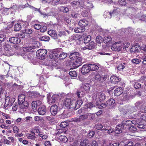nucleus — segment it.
<instances>
[{
    "mask_svg": "<svg viewBox=\"0 0 146 146\" xmlns=\"http://www.w3.org/2000/svg\"><path fill=\"white\" fill-rule=\"evenodd\" d=\"M18 104L20 108V111L23 113L26 111L28 108V103L25 100V96L23 94H20L18 97Z\"/></svg>",
    "mask_w": 146,
    "mask_h": 146,
    "instance_id": "obj_1",
    "label": "nucleus"
},
{
    "mask_svg": "<svg viewBox=\"0 0 146 146\" xmlns=\"http://www.w3.org/2000/svg\"><path fill=\"white\" fill-rule=\"evenodd\" d=\"M69 57L72 60H75L73 65L76 68H78L81 65L82 58L78 52H75L71 53Z\"/></svg>",
    "mask_w": 146,
    "mask_h": 146,
    "instance_id": "obj_2",
    "label": "nucleus"
},
{
    "mask_svg": "<svg viewBox=\"0 0 146 146\" xmlns=\"http://www.w3.org/2000/svg\"><path fill=\"white\" fill-rule=\"evenodd\" d=\"M36 47L35 46H33L25 47L24 49H26L28 51L22 54L23 57L26 60L31 61L33 59L34 54L29 51L32 49L35 48Z\"/></svg>",
    "mask_w": 146,
    "mask_h": 146,
    "instance_id": "obj_3",
    "label": "nucleus"
},
{
    "mask_svg": "<svg viewBox=\"0 0 146 146\" xmlns=\"http://www.w3.org/2000/svg\"><path fill=\"white\" fill-rule=\"evenodd\" d=\"M61 49L57 48L53 50L50 53L49 55L50 58L54 61L57 62V59L58 58L59 54H60Z\"/></svg>",
    "mask_w": 146,
    "mask_h": 146,
    "instance_id": "obj_4",
    "label": "nucleus"
},
{
    "mask_svg": "<svg viewBox=\"0 0 146 146\" xmlns=\"http://www.w3.org/2000/svg\"><path fill=\"white\" fill-rule=\"evenodd\" d=\"M47 50L44 49H40L36 53V56L40 59H44L46 56Z\"/></svg>",
    "mask_w": 146,
    "mask_h": 146,
    "instance_id": "obj_5",
    "label": "nucleus"
},
{
    "mask_svg": "<svg viewBox=\"0 0 146 146\" xmlns=\"http://www.w3.org/2000/svg\"><path fill=\"white\" fill-rule=\"evenodd\" d=\"M75 100H73L72 101L70 98H67L64 101V104L66 107L69 109L72 108L74 109V108L75 107Z\"/></svg>",
    "mask_w": 146,
    "mask_h": 146,
    "instance_id": "obj_6",
    "label": "nucleus"
},
{
    "mask_svg": "<svg viewBox=\"0 0 146 146\" xmlns=\"http://www.w3.org/2000/svg\"><path fill=\"white\" fill-rule=\"evenodd\" d=\"M61 94L59 95L54 94L52 96L50 99L48 97V102L50 104H51L55 103L60 99Z\"/></svg>",
    "mask_w": 146,
    "mask_h": 146,
    "instance_id": "obj_7",
    "label": "nucleus"
},
{
    "mask_svg": "<svg viewBox=\"0 0 146 146\" xmlns=\"http://www.w3.org/2000/svg\"><path fill=\"white\" fill-rule=\"evenodd\" d=\"M122 42L120 41L115 42L112 45L111 49L114 51H120L122 47Z\"/></svg>",
    "mask_w": 146,
    "mask_h": 146,
    "instance_id": "obj_8",
    "label": "nucleus"
},
{
    "mask_svg": "<svg viewBox=\"0 0 146 146\" xmlns=\"http://www.w3.org/2000/svg\"><path fill=\"white\" fill-rule=\"evenodd\" d=\"M94 106L95 105L92 103H90L84 106V109L79 110L78 111V112L79 113H80L83 112L84 110L85 111H89L92 108H93Z\"/></svg>",
    "mask_w": 146,
    "mask_h": 146,
    "instance_id": "obj_9",
    "label": "nucleus"
},
{
    "mask_svg": "<svg viewBox=\"0 0 146 146\" xmlns=\"http://www.w3.org/2000/svg\"><path fill=\"white\" fill-rule=\"evenodd\" d=\"M14 102H12L11 100L10 101V98L9 96H7L6 97L5 100V104L4 105V108L6 109V108L9 106L10 107L12 105L13 103Z\"/></svg>",
    "mask_w": 146,
    "mask_h": 146,
    "instance_id": "obj_10",
    "label": "nucleus"
},
{
    "mask_svg": "<svg viewBox=\"0 0 146 146\" xmlns=\"http://www.w3.org/2000/svg\"><path fill=\"white\" fill-rule=\"evenodd\" d=\"M81 70L83 74H85L89 72L90 71L88 64L83 65L81 68Z\"/></svg>",
    "mask_w": 146,
    "mask_h": 146,
    "instance_id": "obj_11",
    "label": "nucleus"
},
{
    "mask_svg": "<svg viewBox=\"0 0 146 146\" xmlns=\"http://www.w3.org/2000/svg\"><path fill=\"white\" fill-rule=\"evenodd\" d=\"M83 115L85 120L87 119L90 120H93L95 116V115L94 114L89 113H85Z\"/></svg>",
    "mask_w": 146,
    "mask_h": 146,
    "instance_id": "obj_12",
    "label": "nucleus"
},
{
    "mask_svg": "<svg viewBox=\"0 0 146 146\" xmlns=\"http://www.w3.org/2000/svg\"><path fill=\"white\" fill-rule=\"evenodd\" d=\"M46 107L44 105L41 106L38 109V114L42 115H44L46 113Z\"/></svg>",
    "mask_w": 146,
    "mask_h": 146,
    "instance_id": "obj_13",
    "label": "nucleus"
},
{
    "mask_svg": "<svg viewBox=\"0 0 146 146\" xmlns=\"http://www.w3.org/2000/svg\"><path fill=\"white\" fill-rule=\"evenodd\" d=\"M121 80L120 78L115 76H111L110 79V82L113 84H116L120 82Z\"/></svg>",
    "mask_w": 146,
    "mask_h": 146,
    "instance_id": "obj_14",
    "label": "nucleus"
},
{
    "mask_svg": "<svg viewBox=\"0 0 146 146\" xmlns=\"http://www.w3.org/2000/svg\"><path fill=\"white\" fill-rule=\"evenodd\" d=\"M95 46V44L94 42L91 41L88 44V45L82 48V49L85 50L86 49L89 50H92L94 48Z\"/></svg>",
    "mask_w": 146,
    "mask_h": 146,
    "instance_id": "obj_15",
    "label": "nucleus"
},
{
    "mask_svg": "<svg viewBox=\"0 0 146 146\" xmlns=\"http://www.w3.org/2000/svg\"><path fill=\"white\" fill-rule=\"evenodd\" d=\"M58 111V106L56 105L52 106L50 108V112L51 114L54 115L57 114Z\"/></svg>",
    "mask_w": 146,
    "mask_h": 146,
    "instance_id": "obj_16",
    "label": "nucleus"
},
{
    "mask_svg": "<svg viewBox=\"0 0 146 146\" xmlns=\"http://www.w3.org/2000/svg\"><path fill=\"white\" fill-rule=\"evenodd\" d=\"M26 135L27 138L29 139L34 140L36 138L35 133L31 131L30 133H27Z\"/></svg>",
    "mask_w": 146,
    "mask_h": 146,
    "instance_id": "obj_17",
    "label": "nucleus"
},
{
    "mask_svg": "<svg viewBox=\"0 0 146 146\" xmlns=\"http://www.w3.org/2000/svg\"><path fill=\"white\" fill-rule=\"evenodd\" d=\"M39 138L40 140H45L47 139L48 136V133H46L41 132L39 134H38Z\"/></svg>",
    "mask_w": 146,
    "mask_h": 146,
    "instance_id": "obj_18",
    "label": "nucleus"
},
{
    "mask_svg": "<svg viewBox=\"0 0 146 146\" xmlns=\"http://www.w3.org/2000/svg\"><path fill=\"white\" fill-rule=\"evenodd\" d=\"M9 40L11 43L14 44H18L21 42L20 39L16 37L10 38Z\"/></svg>",
    "mask_w": 146,
    "mask_h": 146,
    "instance_id": "obj_19",
    "label": "nucleus"
},
{
    "mask_svg": "<svg viewBox=\"0 0 146 146\" xmlns=\"http://www.w3.org/2000/svg\"><path fill=\"white\" fill-rule=\"evenodd\" d=\"M48 34L54 39L57 38V35L56 31L53 30H49L48 31Z\"/></svg>",
    "mask_w": 146,
    "mask_h": 146,
    "instance_id": "obj_20",
    "label": "nucleus"
},
{
    "mask_svg": "<svg viewBox=\"0 0 146 146\" xmlns=\"http://www.w3.org/2000/svg\"><path fill=\"white\" fill-rule=\"evenodd\" d=\"M90 71H95L98 70L99 68L98 66L94 63H92L88 64Z\"/></svg>",
    "mask_w": 146,
    "mask_h": 146,
    "instance_id": "obj_21",
    "label": "nucleus"
},
{
    "mask_svg": "<svg viewBox=\"0 0 146 146\" xmlns=\"http://www.w3.org/2000/svg\"><path fill=\"white\" fill-rule=\"evenodd\" d=\"M115 102V101L114 100L111 99L108 100L106 103L108 108H110L113 106Z\"/></svg>",
    "mask_w": 146,
    "mask_h": 146,
    "instance_id": "obj_22",
    "label": "nucleus"
},
{
    "mask_svg": "<svg viewBox=\"0 0 146 146\" xmlns=\"http://www.w3.org/2000/svg\"><path fill=\"white\" fill-rule=\"evenodd\" d=\"M131 108V107L130 106H127L123 108H121V109L120 108V110L121 112H123V113L125 114L127 112L129 111Z\"/></svg>",
    "mask_w": 146,
    "mask_h": 146,
    "instance_id": "obj_23",
    "label": "nucleus"
},
{
    "mask_svg": "<svg viewBox=\"0 0 146 146\" xmlns=\"http://www.w3.org/2000/svg\"><path fill=\"white\" fill-rule=\"evenodd\" d=\"M123 92V90L121 88H118L114 91V93L115 96H118Z\"/></svg>",
    "mask_w": 146,
    "mask_h": 146,
    "instance_id": "obj_24",
    "label": "nucleus"
},
{
    "mask_svg": "<svg viewBox=\"0 0 146 146\" xmlns=\"http://www.w3.org/2000/svg\"><path fill=\"white\" fill-rule=\"evenodd\" d=\"M88 24V22L86 20H80L78 23L79 26L84 27Z\"/></svg>",
    "mask_w": 146,
    "mask_h": 146,
    "instance_id": "obj_25",
    "label": "nucleus"
},
{
    "mask_svg": "<svg viewBox=\"0 0 146 146\" xmlns=\"http://www.w3.org/2000/svg\"><path fill=\"white\" fill-rule=\"evenodd\" d=\"M85 27L80 26L78 27L75 28L74 30V32L77 33H81L85 31Z\"/></svg>",
    "mask_w": 146,
    "mask_h": 146,
    "instance_id": "obj_26",
    "label": "nucleus"
},
{
    "mask_svg": "<svg viewBox=\"0 0 146 146\" xmlns=\"http://www.w3.org/2000/svg\"><path fill=\"white\" fill-rule=\"evenodd\" d=\"M85 120L83 115H80L79 117L76 118L74 119V121L77 122H83Z\"/></svg>",
    "mask_w": 146,
    "mask_h": 146,
    "instance_id": "obj_27",
    "label": "nucleus"
},
{
    "mask_svg": "<svg viewBox=\"0 0 146 146\" xmlns=\"http://www.w3.org/2000/svg\"><path fill=\"white\" fill-rule=\"evenodd\" d=\"M82 103V101L81 100H79L77 101V102L75 103V107L74 108V109L76 110L78 108L80 107Z\"/></svg>",
    "mask_w": 146,
    "mask_h": 146,
    "instance_id": "obj_28",
    "label": "nucleus"
},
{
    "mask_svg": "<svg viewBox=\"0 0 146 146\" xmlns=\"http://www.w3.org/2000/svg\"><path fill=\"white\" fill-rule=\"evenodd\" d=\"M78 1L74 0L70 2V4L74 9H76L78 7Z\"/></svg>",
    "mask_w": 146,
    "mask_h": 146,
    "instance_id": "obj_29",
    "label": "nucleus"
},
{
    "mask_svg": "<svg viewBox=\"0 0 146 146\" xmlns=\"http://www.w3.org/2000/svg\"><path fill=\"white\" fill-rule=\"evenodd\" d=\"M127 64L123 63L120 64L117 67V68L119 70H122L126 66Z\"/></svg>",
    "mask_w": 146,
    "mask_h": 146,
    "instance_id": "obj_30",
    "label": "nucleus"
},
{
    "mask_svg": "<svg viewBox=\"0 0 146 146\" xmlns=\"http://www.w3.org/2000/svg\"><path fill=\"white\" fill-rule=\"evenodd\" d=\"M112 40V38L110 36H105L104 38V42L107 44L109 43Z\"/></svg>",
    "mask_w": 146,
    "mask_h": 146,
    "instance_id": "obj_31",
    "label": "nucleus"
},
{
    "mask_svg": "<svg viewBox=\"0 0 146 146\" xmlns=\"http://www.w3.org/2000/svg\"><path fill=\"white\" fill-rule=\"evenodd\" d=\"M77 38L75 35H73L71 36L70 37L68 40V41L69 42L74 43L77 39Z\"/></svg>",
    "mask_w": 146,
    "mask_h": 146,
    "instance_id": "obj_32",
    "label": "nucleus"
},
{
    "mask_svg": "<svg viewBox=\"0 0 146 146\" xmlns=\"http://www.w3.org/2000/svg\"><path fill=\"white\" fill-rule=\"evenodd\" d=\"M69 34V32L67 31H59L58 35L60 36L67 35Z\"/></svg>",
    "mask_w": 146,
    "mask_h": 146,
    "instance_id": "obj_33",
    "label": "nucleus"
},
{
    "mask_svg": "<svg viewBox=\"0 0 146 146\" xmlns=\"http://www.w3.org/2000/svg\"><path fill=\"white\" fill-rule=\"evenodd\" d=\"M39 127L37 126H36L32 129L31 131H33L35 133L39 134L41 132L39 130Z\"/></svg>",
    "mask_w": 146,
    "mask_h": 146,
    "instance_id": "obj_34",
    "label": "nucleus"
},
{
    "mask_svg": "<svg viewBox=\"0 0 146 146\" xmlns=\"http://www.w3.org/2000/svg\"><path fill=\"white\" fill-rule=\"evenodd\" d=\"M21 27L20 23L16 24L14 26V30L15 31H18L21 29Z\"/></svg>",
    "mask_w": 146,
    "mask_h": 146,
    "instance_id": "obj_35",
    "label": "nucleus"
},
{
    "mask_svg": "<svg viewBox=\"0 0 146 146\" xmlns=\"http://www.w3.org/2000/svg\"><path fill=\"white\" fill-rule=\"evenodd\" d=\"M113 14V13H111L108 12H105L104 13L103 16L105 18H108L110 19L111 18L112 15Z\"/></svg>",
    "mask_w": 146,
    "mask_h": 146,
    "instance_id": "obj_36",
    "label": "nucleus"
},
{
    "mask_svg": "<svg viewBox=\"0 0 146 146\" xmlns=\"http://www.w3.org/2000/svg\"><path fill=\"white\" fill-rule=\"evenodd\" d=\"M59 139L61 141L64 143L67 142L68 140L66 136L63 135L59 136Z\"/></svg>",
    "mask_w": 146,
    "mask_h": 146,
    "instance_id": "obj_37",
    "label": "nucleus"
},
{
    "mask_svg": "<svg viewBox=\"0 0 146 146\" xmlns=\"http://www.w3.org/2000/svg\"><path fill=\"white\" fill-rule=\"evenodd\" d=\"M95 78L96 80L97 81H101L104 80V77L102 76H101L100 75L97 74H95Z\"/></svg>",
    "mask_w": 146,
    "mask_h": 146,
    "instance_id": "obj_38",
    "label": "nucleus"
},
{
    "mask_svg": "<svg viewBox=\"0 0 146 146\" xmlns=\"http://www.w3.org/2000/svg\"><path fill=\"white\" fill-rule=\"evenodd\" d=\"M98 96L99 99L100 100H104L106 99V96L103 93H98Z\"/></svg>",
    "mask_w": 146,
    "mask_h": 146,
    "instance_id": "obj_39",
    "label": "nucleus"
},
{
    "mask_svg": "<svg viewBox=\"0 0 146 146\" xmlns=\"http://www.w3.org/2000/svg\"><path fill=\"white\" fill-rule=\"evenodd\" d=\"M59 9L60 11L64 13H67L69 11L68 9L66 7H61L59 8Z\"/></svg>",
    "mask_w": 146,
    "mask_h": 146,
    "instance_id": "obj_40",
    "label": "nucleus"
},
{
    "mask_svg": "<svg viewBox=\"0 0 146 146\" xmlns=\"http://www.w3.org/2000/svg\"><path fill=\"white\" fill-rule=\"evenodd\" d=\"M78 7H80L81 9H83L84 8H85L86 5L83 1H78Z\"/></svg>",
    "mask_w": 146,
    "mask_h": 146,
    "instance_id": "obj_41",
    "label": "nucleus"
},
{
    "mask_svg": "<svg viewBox=\"0 0 146 146\" xmlns=\"http://www.w3.org/2000/svg\"><path fill=\"white\" fill-rule=\"evenodd\" d=\"M50 37L47 36H43L39 38V40L41 41H47L49 40Z\"/></svg>",
    "mask_w": 146,
    "mask_h": 146,
    "instance_id": "obj_42",
    "label": "nucleus"
},
{
    "mask_svg": "<svg viewBox=\"0 0 146 146\" xmlns=\"http://www.w3.org/2000/svg\"><path fill=\"white\" fill-rule=\"evenodd\" d=\"M84 89L86 92H88L90 87V85L88 84H84L83 86Z\"/></svg>",
    "mask_w": 146,
    "mask_h": 146,
    "instance_id": "obj_43",
    "label": "nucleus"
},
{
    "mask_svg": "<svg viewBox=\"0 0 146 146\" xmlns=\"http://www.w3.org/2000/svg\"><path fill=\"white\" fill-rule=\"evenodd\" d=\"M4 47L5 50H10L11 49V45L7 42L5 43Z\"/></svg>",
    "mask_w": 146,
    "mask_h": 146,
    "instance_id": "obj_44",
    "label": "nucleus"
},
{
    "mask_svg": "<svg viewBox=\"0 0 146 146\" xmlns=\"http://www.w3.org/2000/svg\"><path fill=\"white\" fill-rule=\"evenodd\" d=\"M81 141H80L76 140L71 144L72 146H80Z\"/></svg>",
    "mask_w": 146,
    "mask_h": 146,
    "instance_id": "obj_45",
    "label": "nucleus"
},
{
    "mask_svg": "<svg viewBox=\"0 0 146 146\" xmlns=\"http://www.w3.org/2000/svg\"><path fill=\"white\" fill-rule=\"evenodd\" d=\"M67 56V53H66L63 52L60 54L59 55L58 58L60 59H64Z\"/></svg>",
    "mask_w": 146,
    "mask_h": 146,
    "instance_id": "obj_46",
    "label": "nucleus"
},
{
    "mask_svg": "<svg viewBox=\"0 0 146 146\" xmlns=\"http://www.w3.org/2000/svg\"><path fill=\"white\" fill-rule=\"evenodd\" d=\"M37 104L36 101H33L32 103V108L34 111L36 110L37 107Z\"/></svg>",
    "mask_w": 146,
    "mask_h": 146,
    "instance_id": "obj_47",
    "label": "nucleus"
},
{
    "mask_svg": "<svg viewBox=\"0 0 146 146\" xmlns=\"http://www.w3.org/2000/svg\"><path fill=\"white\" fill-rule=\"evenodd\" d=\"M71 16L73 18H76L78 17L79 16V14L76 11H72Z\"/></svg>",
    "mask_w": 146,
    "mask_h": 146,
    "instance_id": "obj_48",
    "label": "nucleus"
},
{
    "mask_svg": "<svg viewBox=\"0 0 146 146\" xmlns=\"http://www.w3.org/2000/svg\"><path fill=\"white\" fill-rule=\"evenodd\" d=\"M96 40L98 44H100L102 42L103 38L101 36H97L96 38Z\"/></svg>",
    "mask_w": 146,
    "mask_h": 146,
    "instance_id": "obj_49",
    "label": "nucleus"
},
{
    "mask_svg": "<svg viewBox=\"0 0 146 146\" xmlns=\"http://www.w3.org/2000/svg\"><path fill=\"white\" fill-rule=\"evenodd\" d=\"M129 129L131 132L134 133L136 131L137 129L136 127L133 125H131L129 128Z\"/></svg>",
    "mask_w": 146,
    "mask_h": 146,
    "instance_id": "obj_50",
    "label": "nucleus"
},
{
    "mask_svg": "<svg viewBox=\"0 0 146 146\" xmlns=\"http://www.w3.org/2000/svg\"><path fill=\"white\" fill-rule=\"evenodd\" d=\"M69 75L73 77H76L77 76V73L75 71H71L69 72Z\"/></svg>",
    "mask_w": 146,
    "mask_h": 146,
    "instance_id": "obj_51",
    "label": "nucleus"
},
{
    "mask_svg": "<svg viewBox=\"0 0 146 146\" xmlns=\"http://www.w3.org/2000/svg\"><path fill=\"white\" fill-rule=\"evenodd\" d=\"M122 123L123 126L124 125H129L131 124V120H127L123 121Z\"/></svg>",
    "mask_w": 146,
    "mask_h": 146,
    "instance_id": "obj_52",
    "label": "nucleus"
},
{
    "mask_svg": "<svg viewBox=\"0 0 146 146\" xmlns=\"http://www.w3.org/2000/svg\"><path fill=\"white\" fill-rule=\"evenodd\" d=\"M94 7L92 3H90L89 2L87 3V4L86 5L85 8H87L89 10H90L92 9Z\"/></svg>",
    "mask_w": 146,
    "mask_h": 146,
    "instance_id": "obj_53",
    "label": "nucleus"
},
{
    "mask_svg": "<svg viewBox=\"0 0 146 146\" xmlns=\"http://www.w3.org/2000/svg\"><path fill=\"white\" fill-rule=\"evenodd\" d=\"M130 51L131 52H137L138 51V48L135 46H133L130 49Z\"/></svg>",
    "mask_w": 146,
    "mask_h": 146,
    "instance_id": "obj_54",
    "label": "nucleus"
},
{
    "mask_svg": "<svg viewBox=\"0 0 146 146\" xmlns=\"http://www.w3.org/2000/svg\"><path fill=\"white\" fill-rule=\"evenodd\" d=\"M91 39V36L90 35H88L86 37L84 40V42L85 43H88L90 40Z\"/></svg>",
    "mask_w": 146,
    "mask_h": 146,
    "instance_id": "obj_55",
    "label": "nucleus"
},
{
    "mask_svg": "<svg viewBox=\"0 0 146 146\" xmlns=\"http://www.w3.org/2000/svg\"><path fill=\"white\" fill-rule=\"evenodd\" d=\"M68 124V123L66 121L62 122L60 124V126L62 128H65L67 126Z\"/></svg>",
    "mask_w": 146,
    "mask_h": 146,
    "instance_id": "obj_56",
    "label": "nucleus"
},
{
    "mask_svg": "<svg viewBox=\"0 0 146 146\" xmlns=\"http://www.w3.org/2000/svg\"><path fill=\"white\" fill-rule=\"evenodd\" d=\"M6 37V36L4 34L0 35V43L3 41Z\"/></svg>",
    "mask_w": 146,
    "mask_h": 146,
    "instance_id": "obj_57",
    "label": "nucleus"
},
{
    "mask_svg": "<svg viewBox=\"0 0 146 146\" xmlns=\"http://www.w3.org/2000/svg\"><path fill=\"white\" fill-rule=\"evenodd\" d=\"M18 36L20 38H23L25 36V33L24 32L23 33H21L18 34Z\"/></svg>",
    "mask_w": 146,
    "mask_h": 146,
    "instance_id": "obj_58",
    "label": "nucleus"
},
{
    "mask_svg": "<svg viewBox=\"0 0 146 146\" xmlns=\"http://www.w3.org/2000/svg\"><path fill=\"white\" fill-rule=\"evenodd\" d=\"M88 143V140H84L82 142H81L80 146H86V144Z\"/></svg>",
    "mask_w": 146,
    "mask_h": 146,
    "instance_id": "obj_59",
    "label": "nucleus"
},
{
    "mask_svg": "<svg viewBox=\"0 0 146 146\" xmlns=\"http://www.w3.org/2000/svg\"><path fill=\"white\" fill-rule=\"evenodd\" d=\"M89 14V13L87 11H83L82 13V15L84 17H87L88 16Z\"/></svg>",
    "mask_w": 146,
    "mask_h": 146,
    "instance_id": "obj_60",
    "label": "nucleus"
},
{
    "mask_svg": "<svg viewBox=\"0 0 146 146\" xmlns=\"http://www.w3.org/2000/svg\"><path fill=\"white\" fill-rule=\"evenodd\" d=\"M103 125V128L102 129V130H107L109 127L108 124L106 123L104 124Z\"/></svg>",
    "mask_w": 146,
    "mask_h": 146,
    "instance_id": "obj_61",
    "label": "nucleus"
},
{
    "mask_svg": "<svg viewBox=\"0 0 146 146\" xmlns=\"http://www.w3.org/2000/svg\"><path fill=\"white\" fill-rule=\"evenodd\" d=\"M119 3L120 5L122 6L125 5L126 4L125 0H119Z\"/></svg>",
    "mask_w": 146,
    "mask_h": 146,
    "instance_id": "obj_62",
    "label": "nucleus"
},
{
    "mask_svg": "<svg viewBox=\"0 0 146 146\" xmlns=\"http://www.w3.org/2000/svg\"><path fill=\"white\" fill-rule=\"evenodd\" d=\"M44 145L45 146H52L51 143L49 141H44Z\"/></svg>",
    "mask_w": 146,
    "mask_h": 146,
    "instance_id": "obj_63",
    "label": "nucleus"
},
{
    "mask_svg": "<svg viewBox=\"0 0 146 146\" xmlns=\"http://www.w3.org/2000/svg\"><path fill=\"white\" fill-rule=\"evenodd\" d=\"M141 49L143 50L145 53V55L146 54V45L144 44L143 45L140 47Z\"/></svg>",
    "mask_w": 146,
    "mask_h": 146,
    "instance_id": "obj_64",
    "label": "nucleus"
}]
</instances>
